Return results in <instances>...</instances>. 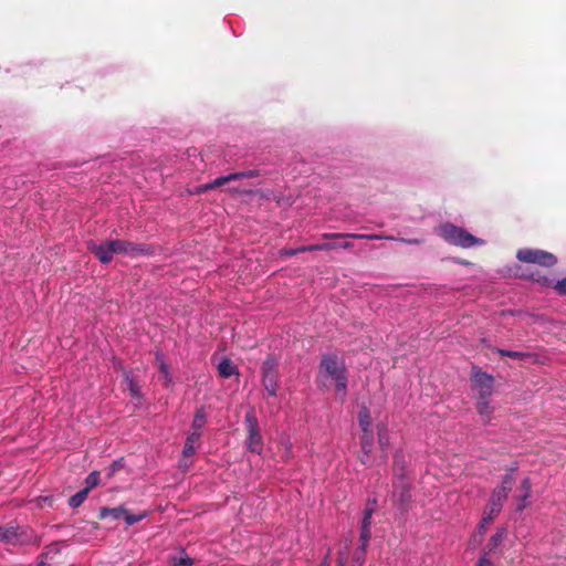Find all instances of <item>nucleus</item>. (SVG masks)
<instances>
[{
    "instance_id": "1",
    "label": "nucleus",
    "mask_w": 566,
    "mask_h": 566,
    "mask_svg": "<svg viewBox=\"0 0 566 566\" xmlns=\"http://www.w3.org/2000/svg\"><path fill=\"white\" fill-rule=\"evenodd\" d=\"M374 507L368 506L364 510L360 527V545L354 551L349 559L350 541L342 542L338 549L337 566H363L365 562V549L370 539L371 516Z\"/></svg>"
},
{
    "instance_id": "2",
    "label": "nucleus",
    "mask_w": 566,
    "mask_h": 566,
    "mask_svg": "<svg viewBox=\"0 0 566 566\" xmlns=\"http://www.w3.org/2000/svg\"><path fill=\"white\" fill-rule=\"evenodd\" d=\"M319 373L322 377L335 382V395L343 401L347 395V376L344 361L335 355L324 356Z\"/></svg>"
},
{
    "instance_id": "3",
    "label": "nucleus",
    "mask_w": 566,
    "mask_h": 566,
    "mask_svg": "<svg viewBox=\"0 0 566 566\" xmlns=\"http://www.w3.org/2000/svg\"><path fill=\"white\" fill-rule=\"evenodd\" d=\"M436 232L439 237H441L444 241L450 244L458 245L461 248H471L473 245H484L485 241L479 239L472 234H470L465 229L461 227H457L452 223H442L437 229Z\"/></svg>"
},
{
    "instance_id": "4",
    "label": "nucleus",
    "mask_w": 566,
    "mask_h": 566,
    "mask_svg": "<svg viewBox=\"0 0 566 566\" xmlns=\"http://www.w3.org/2000/svg\"><path fill=\"white\" fill-rule=\"evenodd\" d=\"M92 249L102 263H108L115 253L135 255L145 252L144 248L120 240L108 241Z\"/></svg>"
},
{
    "instance_id": "5",
    "label": "nucleus",
    "mask_w": 566,
    "mask_h": 566,
    "mask_svg": "<svg viewBox=\"0 0 566 566\" xmlns=\"http://www.w3.org/2000/svg\"><path fill=\"white\" fill-rule=\"evenodd\" d=\"M507 497V486L496 488L489 500V503L483 512L481 523L479 525L480 536L482 537L488 525L501 512L504 501Z\"/></svg>"
},
{
    "instance_id": "6",
    "label": "nucleus",
    "mask_w": 566,
    "mask_h": 566,
    "mask_svg": "<svg viewBox=\"0 0 566 566\" xmlns=\"http://www.w3.org/2000/svg\"><path fill=\"white\" fill-rule=\"evenodd\" d=\"M358 423L363 431V437L360 440L361 444V462L364 464L370 465L369 454L373 450V432H371V416L368 408L363 407L358 412Z\"/></svg>"
},
{
    "instance_id": "7",
    "label": "nucleus",
    "mask_w": 566,
    "mask_h": 566,
    "mask_svg": "<svg viewBox=\"0 0 566 566\" xmlns=\"http://www.w3.org/2000/svg\"><path fill=\"white\" fill-rule=\"evenodd\" d=\"M516 258L523 263L537 264L545 268H552L557 263V258L553 253L541 249H520L516 252Z\"/></svg>"
},
{
    "instance_id": "8",
    "label": "nucleus",
    "mask_w": 566,
    "mask_h": 566,
    "mask_svg": "<svg viewBox=\"0 0 566 566\" xmlns=\"http://www.w3.org/2000/svg\"><path fill=\"white\" fill-rule=\"evenodd\" d=\"M245 426L248 430V438L245 441L247 448L256 454H261L263 450V439L260 432L258 419L253 411L245 415Z\"/></svg>"
},
{
    "instance_id": "9",
    "label": "nucleus",
    "mask_w": 566,
    "mask_h": 566,
    "mask_svg": "<svg viewBox=\"0 0 566 566\" xmlns=\"http://www.w3.org/2000/svg\"><path fill=\"white\" fill-rule=\"evenodd\" d=\"M493 377L480 369L473 368L472 389L480 399H489L493 391Z\"/></svg>"
},
{
    "instance_id": "10",
    "label": "nucleus",
    "mask_w": 566,
    "mask_h": 566,
    "mask_svg": "<svg viewBox=\"0 0 566 566\" xmlns=\"http://www.w3.org/2000/svg\"><path fill=\"white\" fill-rule=\"evenodd\" d=\"M254 175H255V172L253 170H249V171H244V172H235V174H230L228 176H222V177L214 179L211 182H208V184L197 187L192 193H202L208 190L214 189L217 187H221L232 180H237V179H241V178H250V177H253Z\"/></svg>"
},
{
    "instance_id": "11",
    "label": "nucleus",
    "mask_w": 566,
    "mask_h": 566,
    "mask_svg": "<svg viewBox=\"0 0 566 566\" xmlns=\"http://www.w3.org/2000/svg\"><path fill=\"white\" fill-rule=\"evenodd\" d=\"M325 239L329 238H354V239H367V240H380V239H388V240H396L394 237H382L379 234H359V233H325L323 234ZM398 241L405 243V244H421L423 242L422 239L412 238V239H405L400 238L397 239Z\"/></svg>"
},
{
    "instance_id": "12",
    "label": "nucleus",
    "mask_w": 566,
    "mask_h": 566,
    "mask_svg": "<svg viewBox=\"0 0 566 566\" xmlns=\"http://www.w3.org/2000/svg\"><path fill=\"white\" fill-rule=\"evenodd\" d=\"M275 363L272 359H268L263 364V385L266 392L270 396H275L277 390L276 375L274 371Z\"/></svg>"
},
{
    "instance_id": "13",
    "label": "nucleus",
    "mask_w": 566,
    "mask_h": 566,
    "mask_svg": "<svg viewBox=\"0 0 566 566\" xmlns=\"http://www.w3.org/2000/svg\"><path fill=\"white\" fill-rule=\"evenodd\" d=\"M155 363L159 369V379L163 380L166 386L170 385L172 382V375L160 352L155 354Z\"/></svg>"
},
{
    "instance_id": "14",
    "label": "nucleus",
    "mask_w": 566,
    "mask_h": 566,
    "mask_svg": "<svg viewBox=\"0 0 566 566\" xmlns=\"http://www.w3.org/2000/svg\"><path fill=\"white\" fill-rule=\"evenodd\" d=\"M534 280L543 286H553L556 290V292L560 295H566V276L556 282H554L552 279L545 275H538Z\"/></svg>"
},
{
    "instance_id": "15",
    "label": "nucleus",
    "mask_w": 566,
    "mask_h": 566,
    "mask_svg": "<svg viewBox=\"0 0 566 566\" xmlns=\"http://www.w3.org/2000/svg\"><path fill=\"white\" fill-rule=\"evenodd\" d=\"M200 437L201 432L198 431H192L188 434L182 450V455L185 458L195 454L197 447L199 444Z\"/></svg>"
},
{
    "instance_id": "16",
    "label": "nucleus",
    "mask_w": 566,
    "mask_h": 566,
    "mask_svg": "<svg viewBox=\"0 0 566 566\" xmlns=\"http://www.w3.org/2000/svg\"><path fill=\"white\" fill-rule=\"evenodd\" d=\"M394 486H395L394 496H397L398 501L400 503L406 502L410 495H409L408 484L405 481V479L398 478L397 481H395Z\"/></svg>"
},
{
    "instance_id": "17",
    "label": "nucleus",
    "mask_w": 566,
    "mask_h": 566,
    "mask_svg": "<svg viewBox=\"0 0 566 566\" xmlns=\"http://www.w3.org/2000/svg\"><path fill=\"white\" fill-rule=\"evenodd\" d=\"M378 443L382 452H386L391 446V434L385 424H378Z\"/></svg>"
},
{
    "instance_id": "18",
    "label": "nucleus",
    "mask_w": 566,
    "mask_h": 566,
    "mask_svg": "<svg viewBox=\"0 0 566 566\" xmlns=\"http://www.w3.org/2000/svg\"><path fill=\"white\" fill-rule=\"evenodd\" d=\"M127 510L124 506L117 507H102L99 510V518L112 517L113 520H119L124 517Z\"/></svg>"
},
{
    "instance_id": "19",
    "label": "nucleus",
    "mask_w": 566,
    "mask_h": 566,
    "mask_svg": "<svg viewBox=\"0 0 566 566\" xmlns=\"http://www.w3.org/2000/svg\"><path fill=\"white\" fill-rule=\"evenodd\" d=\"M499 354L502 356H507L513 359H524L530 358L534 363H539V359L536 355L527 352H515V350H505V349H497Z\"/></svg>"
},
{
    "instance_id": "20",
    "label": "nucleus",
    "mask_w": 566,
    "mask_h": 566,
    "mask_svg": "<svg viewBox=\"0 0 566 566\" xmlns=\"http://www.w3.org/2000/svg\"><path fill=\"white\" fill-rule=\"evenodd\" d=\"M218 371L220 376H222L223 378H229L238 374L237 367L232 364L230 359L221 360L218 366Z\"/></svg>"
},
{
    "instance_id": "21",
    "label": "nucleus",
    "mask_w": 566,
    "mask_h": 566,
    "mask_svg": "<svg viewBox=\"0 0 566 566\" xmlns=\"http://www.w3.org/2000/svg\"><path fill=\"white\" fill-rule=\"evenodd\" d=\"M88 495V489H83L72 495L69 500V505L73 509H76L82 505V503L86 500Z\"/></svg>"
},
{
    "instance_id": "22",
    "label": "nucleus",
    "mask_w": 566,
    "mask_h": 566,
    "mask_svg": "<svg viewBox=\"0 0 566 566\" xmlns=\"http://www.w3.org/2000/svg\"><path fill=\"white\" fill-rule=\"evenodd\" d=\"M206 419H207V416H206L205 410L202 408L199 409L196 412L193 421H192V431L201 432L202 428L206 424Z\"/></svg>"
},
{
    "instance_id": "23",
    "label": "nucleus",
    "mask_w": 566,
    "mask_h": 566,
    "mask_svg": "<svg viewBox=\"0 0 566 566\" xmlns=\"http://www.w3.org/2000/svg\"><path fill=\"white\" fill-rule=\"evenodd\" d=\"M506 536V531L505 528H500L489 541L488 543V547H489V551H492L494 548H496L502 542L503 539L505 538Z\"/></svg>"
},
{
    "instance_id": "24",
    "label": "nucleus",
    "mask_w": 566,
    "mask_h": 566,
    "mask_svg": "<svg viewBox=\"0 0 566 566\" xmlns=\"http://www.w3.org/2000/svg\"><path fill=\"white\" fill-rule=\"evenodd\" d=\"M335 245L332 243H324V244H312V245H305L297 248V251L302 252H311V251H324V250H331L334 249Z\"/></svg>"
},
{
    "instance_id": "25",
    "label": "nucleus",
    "mask_w": 566,
    "mask_h": 566,
    "mask_svg": "<svg viewBox=\"0 0 566 566\" xmlns=\"http://www.w3.org/2000/svg\"><path fill=\"white\" fill-rule=\"evenodd\" d=\"M478 411L482 417H489L491 415L493 408L490 406L489 399H480Z\"/></svg>"
},
{
    "instance_id": "26",
    "label": "nucleus",
    "mask_w": 566,
    "mask_h": 566,
    "mask_svg": "<svg viewBox=\"0 0 566 566\" xmlns=\"http://www.w3.org/2000/svg\"><path fill=\"white\" fill-rule=\"evenodd\" d=\"M148 515L147 512H143L139 514H129L128 512L124 515L125 522L128 526L134 525L140 521H143Z\"/></svg>"
},
{
    "instance_id": "27",
    "label": "nucleus",
    "mask_w": 566,
    "mask_h": 566,
    "mask_svg": "<svg viewBox=\"0 0 566 566\" xmlns=\"http://www.w3.org/2000/svg\"><path fill=\"white\" fill-rule=\"evenodd\" d=\"M99 483V473L97 471L91 472L86 478V486L84 489H88V492L98 485Z\"/></svg>"
},
{
    "instance_id": "28",
    "label": "nucleus",
    "mask_w": 566,
    "mask_h": 566,
    "mask_svg": "<svg viewBox=\"0 0 566 566\" xmlns=\"http://www.w3.org/2000/svg\"><path fill=\"white\" fill-rule=\"evenodd\" d=\"M126 381H127L128 389H129L132 396L134 398H139L140 397V390H139L138 386L129 377L126 378Z\"/></svg>"
},
{
    "instance_id": "29",
    "label": "nucleus",
    "mask_w": 566,
    "mask_h": 566,
    "mask_svg": "<svg viewBox=\"0 0 566 566\" xmlns=\"http://www.w3.org/2000/svg\"><path fill=\"white\" fill-rule=\"evenodd\" d=\"M521 490L522 493L525 495V497H531L532 494V485L528 478L524 479L521 483Z\"/></svg>"
},
{
    "instance_id": "30",
    "label": "nucleus",
    "mask_w": 566,
    "mask_h": 566,
    "mask_svg": "<svg viewBox=\"0 0 566 566\" xmlns=\"http://www.w3.org/2000/svg\"><path fill=\"white\" fill-rule=\"evenodd\" d=\"M530 497H525V495L522 493L517 501L516 511L522 512L527 505H528Z\"/></svg>"
},
{
    "instance_id": "31",
    "label": "nucleus",
    "mask_w": 566,
    "mask_h": 566,
    "mask_svg": "<svg viewBox=\"0 0 566 566\" xmlns=\"http://www.w3.org/2000/svg\"><path fill=\"white\" fill-rule=\"evenodd\" d=\"M513 481H514L513 475L507 473V474L504 475V478L502 480L501 486H507V493H509L510 490H511Z\"/></svg>"
},
{
    "instance_id": "32",
    "label": "nucleus",
    "mask_w": 566,
    "mask_h": 566,
    "mask_svg": "<svg viewBox=\"0 0 566 566\" xmlns=\"http://www.w3.org/2000/svg\"><path fill=\"white\" fill-rule=\"evenodd\" d=\"M192 559L188 556L180 557L178 560L174 563V566H191Z\"/></svg>"
},
{
    "instance_id": "33",
    "label": "nucleus",
    "mask_w": 566,
    "mask_h": 566,
    "mask_svg": "<svg viewBox=\"0 0 566 566\" xmlns=\"http://www.w3.org/2000/svg\"><path fill=\"white\" fill-rule=\"evenodd\" d=\"M11 535H12L11 531L0 526V541H8Z\"/></svg>"
},
{
    "instance_id": "34",
    "label": "nucleus",
    "mask_w": 566,
    "mask_h": 566,
    "mask_svg": "<svg viewBox=\"0 0 566 566\" xmlns=\"http://www.w3.org/2000/svg\"><path fill=\"white\" fill-rule=\"evenodd\" d=\"M297 253H301V251H297V249H282L280 251V254L283 255V256H292V255H295Z\"/></svg>"
},
{
    "instance_id": "35",
    "label": "nucleus",
    "mask_w": 566,
    "mask_h": 566,
    "mask_svg": "<svg viewBox=\"0 0 566 566\" xmlns=\"http://www.w3.org/2000/svg\"><path fill=\"white\" fill-rule=\"evenodd\" d=\"M478 566H491V562L488 557L483 556L479 559Z\"/></svg>"
},
{
    "instance_id": "36",
    "label": "nucleus",
    "mask_w": 566,
    "mask_h": 566,
    "mask_svg": "<svg viewBox=\"0 0 566 566\" xmlns=\"http://www.w3.org/2000/svg\"><path fill=\"white\" fill-rule=\"evenodd\" d=\"M334 245H335V248H342V249H349V248H352V243L350 242H343L340 244H337V245L334 244Z\"/></svg>"
},
{
    "instance_id": "37",
    "label": "nucleus",
    "mask_w": 566,
    "mask_h": 566,
    "mask_svg": "<svg viewBox=\"0 0 566 566\" xmlns=\"http://www.w3.org/2000/svg\"><path fill=\"white\" fill-rule=\"evenodd\" d=\"M321 566H329V562L327 560V558L324 560V563Z\"/></svg>"
},
{
    "instance_id": "38",
    "label": "nucleus",
    "mask_w": 566,
    "mask_h": 566,
    "mask_svg": "<svg viewBox=\"0 0 566 566\" xmlns=\"http://www.w3.org/2000/svg\"><path fill=\"white\" fill-rule=\"evenodd\" d=\"M39 566H49V565L45 563H41Z\"/></svg>"
}]
</instances>
